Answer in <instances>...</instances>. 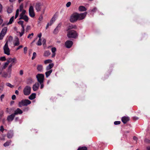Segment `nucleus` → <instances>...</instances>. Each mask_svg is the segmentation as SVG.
Wrapping results in <instances>:
<instances>
[{
	"label": "nucleus",
	"mask_w": 150,
	"mask_h": 150,
	"mask_svg": "<svg viewBox=\"0 0 150 150\" xmlns=\"http://www.w3.org/2000/svg\"><path fill=\"white\" fill-rule=\"evenodd\" d=\"M31 103V101L28 100H23L18 103V106L20 107H21L23 106H27Z\"/></svg>",
	"instance_id": "obj_1"
},
{
	"label": "nucleus",
	"mask_w": 150,
	"mask_h": 150,
	"mask_svg": "<svg viewBox=\"0 0 150 150\" xmlns=\"http://www.w3.org/2000/svg\"><path fill=\"white\" fill-rule=\"evenodd\" d=\"M77 36L76 32L74 30L69 31L67 34V36L69 38H75Z\"/></svg>",
	"instance_id": "obj_2"
},
{
	"label": "nucleus",
	"mask_w": 150,
	"mask_h": 150,
	"mask_svg": "<svg viewBox=\"0 0 150 150\" xmlns=\"http://www.w3.org/2000/svg\"><path fill=\"white\" fill-rule=\"evenodd\" d=\"M31 88L28 86H26L23 90L24 94L25 96L29 95L31 93Z\"/></svg>",
	"instance_id": "obj_3"
},
{
	"label": "nucleus",
	"mask_w": 150,
	"mask_h": 150,
	"mask_svg": "<svg viewBox=\"0 0 150 150\" xmlns=\"http://www.w3.org/2000/svg\"><path fill=\"white\" fill-rule=\"evenodd\" d=\"M8 41H7L4 45L3 49L5 54L9 55L10 54V50L8 47Z\"/></svg>",
	"instance_id": "obj_4"
},
{
	"label": "nucleus",
	"mask_w": 150,
	"mask_h": 150,
	"mask_svg": "<svg viewBox=\"0 0 150 150\" xmlns=\"http://www.w3.org/2000/svg\"><path fill=\"white\" fill-rule=\"evenodd\" d=\"M78 20L77 13H74L70 16V21L71 22H74Z\"/></svg>",
	"instance_id": "obj_5"
},
{
	"label": "nucleus",
	"mask_w": 150,
	"mask_h": 150,
	"mask_svg": "<svg viewBox=\"0 0 150 150\" xmlns=\"http://www.w3.org/2000/svg\"><path fill=\"white\" fill-rule=\"evenodd\" d=\"M44 77V76L42 74H38L36 76L38 81L40 83L43 82Z\"/></svg>",
	"instance_id": "obj_6"
},
{
	"label": "nucleus",
	"mask_w": 150,
	"mask_h": 150,
	"mask_svg": "<svg viewBox=\"0 0 150 150\" xmlns=\"http://www.w3.org/2000/svg\"><path fill=\"white\" fill-rule=\"evenodd\" d=\"M29 15L30 17H34L35 16V14L33 6H30L29 10Z\"/></svg>",
	"instance_id": "obj_7"
},
{
	"label": "nucleus",
	"mask_w": 150,
	"mask_h": 150,
	"mask_svg": "<svg viewBox=\"0 0 150 150\" xmlns=\"http://www.w3.org/2000/svg\"><path fill=\"white\" fill-rule=\"evenodd\" d=\"M86 14L87 13L86 12L80 14L77 13L78 20H80L84 18Z\"/></svg>",
	"instance_id": "obj_8"
},
{
	"label": "nucleus",
	"mask_w": 150,
	"mask_h": 150,
	"mask_svg": "<svg viewBox=\"0 0 150 150\" xmlns=\"http://www.w3.org/2000/svg\"><path fill=\"white\" fill-rule=\"evenodd\" d=\"M7 62L9 64L10 63H11V64H12L13 65H14L16 63L17 59L15 57L13 58H10L8 59Z\"/></svg>",
	"instance_id": "obj_9"
},
{
	"label": "nucleus",
	"mask_w": 150,
	"mask_h": 150,
	"mask_svg": "<svg viewBox=\"0 0 150 150\" xmlns=\"http://www.w3.org/2000/svg\"><path fill=\"white\" fill-rule=\"evenodd\" d=\"M15 115L13 113L8 115L7 118V120L8 122H11L14 119Z\"/></svg>",
	"instance_id": "obj_10"
},
{
	"label": "nucleus",
	"mask_w": 150,
	"mask_h": 150,
	"mask_svg": "<svg viewBox=\"0 0 150 150\" xmlns=\"http://www.w3.org/2000/svg\"><path fill=\"white\" fill-rule=\"evenodd\" d=\"M73 45V42L70 40H67L65 43L66 47L68 48H70Z\"/></svg>",
	"instance_id": "obj_11"
},
{
	"label": "nucleus",
	"mask_w": 150,
	"mask_h": 150,
	"mask_svg": "<svg viewBox=\"0 0 150 150\" xmlns=\"http://www.w3.org/2000/svg\"><path fill=\"white\" fill-rule=\"evenodd\" d=\"M39 86V83H35L33 86V90L34 91H37L38 89Z\"/></svg>",
	"instance_id": "obj_12"
},
{
	"label": "nucleus",
	"mask_w": 150,
	"mask_h": 150,
	"mask_svg": "<svg viewBox=\"0 0 150 150\" xmlns=\"http://www.w3.org/2000/svg\"><path fill=\"white\" fill-rule=\"evenodd\" d=\"M23 113L22 111L20 108H18L14 111L13 113L15 116L18 114H21Z\"/></svg>",
	"instance_id": "obj_13"
},
{
	"label": "nucleus",
	"mask_w": 150,
	"mask_h": 150,
	"mask_svg": "<svg viewBox=\"0 0 150 150\" xmlns=\"http://www.w3.org/2000/svg\"><path fill=\"white\" fill-rule=\"evenodd\" d=\"M42 6V4L40 3H37L35 6V8L37 11H40V10Z\"/></svg>",
	"instance_id": "obj_14"
},
{
	"label": "nucleus",
	"mask_w": 150,
	"mask_h": 150,
	"mask_svg": "<svg viewBox=\"0 0 150 150\" xmlns=\"http://www.w3.org/2000/svg\"><path fill=\"white\" fill-rule=\"evenodd\" d=\"M129 120V118L128 117L124 116L122 118V120L124 124H126Z\"/></svg>",
	"instance_id": "obj_15"
},
{
	"label": "nucleus",
	"mask_w": 150,
	"mask_h": 150,
	"mask_svg": "<svg viewBox=\"0 0 150 150\" xmlns=\"http://www.w3.org/2000/svg\"><path fill=\"white\" fill-rule=\"evenodd\" d=\"M54 64L53 63L50 64L46 68V70L47 71H49L53 67Z\"/></svg>",
	"instance_id": "obj_16"
},
{
	"label": "nucleus",
	"mask_w": 150,
	"mask_h": 150,
	"mask_svg": "<svg viewBox=\"0 0 150 150\" xmlns=\"http://www.w3.org/2000/svg\"><path fill=\"white\" fill-rule=\"evenodd\" d=\"M2 76L5 78H10L11 76V74H8L7 73L5 72H3V74H2Z\"/></svg>",
	"instance_id": "obj_17"
},
{
	"label": "nucleus",
	"mask_w": 150,
	"mask_h": 150,
	"mask_svg": "<svg viewBox=\"0 0 150 150\" xmlns=\"http://www.w3.org/2000/svg\"><path fill=\"white\" fill-rule=\"evenodd\" d=\"M43 66L42 65L39 64L37 65V69L40 72H42L43 71Z\"/></svg>",
	"instance_id": "obj_18"
},
{
	"label": "nucleus",
	"mask_w": 150,
	"mask_h": 150,
	"mask_svg": "<svg viewBox=\"0 0 150 150\" xmlns=\"http://www.w3.org/2000/svg\"><path fill=\"white\" fill-rule=\"evenodd\" d=\"M19 19H23L25 21L28 22V18L27 16L25 15L23 16L20 17Z\"/></svg>",
	"instance_id": "obj_19"
},
{
	"label": "nucleus",
	"mask_w": 150,
	"mask_h": 150,
	"mask_svg": "<svg viewBox=\"0 0 150 150\" xmlns=\"http://www.w3.org/2000/svg\"><path fill=\"white\" fill-rule=\"evenodd\" d=\"M46 71V72H45V75H46V77L47 78L49 76H50V75L52 73V69H51L50 70H49V71Z\"/></svg>",
	"instance_id": "obj_20"
},
{
	"label": "nucleus",
	"mask_w": 150,
	"mask_h": 150,
	"mask_svg": "<svg viewBox=\"0 0 150 150\" xmlns=\"http://www.w3.org/2000/svg\"><path fill=\"white\" fill-rule=\"evenodd\" d=\"M36 94L35 93L32 94L28 97L29 99L31 100H33L35 98Z\"/></svg>",
	"instance_id": "obj_21"
},
{
	"label": "nucleus",
	"mask_w": 150,
	"mask_h": 150,
	"mask_svg": "<svg viewBox=\"0 0 150 150\" xmlns=\"http://www.w3.org/2000/svg\"><path fill=\"white\" fill-rule=\"evenodd\" d=\"M50 54L51 53L49 51H45L44 52L43 55L45 57H48L50 55Z\"/></svg>",
	"instance_id": "obj_22"
},
{
	"label": "nucleus",
	"mask_w": 150,
	"mask_h": 150,
	"mask_svg": "<svg viewBox=\"0 0 150 150\" xmlns=\"http://www.w3.org/2000/svg\"><path fill=\"white\" fill-rule=\"evenodd\" d=\"M33 82V80L31 78H28L26 81V83L28 84H29L32 83Z\"/></svg>",
	"instance_id": "obj_23"
},
{
	"label": "nucleus",
	"mask_w": 150,
	"mask_h": 150,
	"mask_svg": "<svg viewBox=\"0 0 150 150\" xmlns=\"http://www.w3.org/2000/svg\"><path fill=\"white\" fill-rule=\"evenodd\" d=\"M7 27H5L3 28V29L1 33H4L5 34H6V32L7 31Z\"/></svg>",
	"instance_id": "obj_24"
},
{
	"label": "nucleus",
	"mask_w": 150,
	"mask_h": 150,
	"mask_svg": "<svg viewBox=\"0 0 150 150\" xmlns=\"http://www.w3.org/2000/svg\"><path fill=\"white\" fill-rule=\"evenodd\" d=\"M79 10L81 11H86V9L85 7L83 6H81L79 7Z\"/></svg>",
	"instance_id": "obj_25"
},
{
	"label": "nucleus",
	"mask_w": 150,
	"mask_h": 150,
	"mask_svg": "<svg viewBox=\"0 0 150 150\" xmlns=\"http://www.w3.org/2000/svg\"><path fill=\"white\" fill-rule=\"evenodd\" d=\"M60 27V26L58 25V26L55 28L54 31V33L56 34L57 33L58 30L59 29V28Z\"/></svg>",
	"instance_id": "obj_26"
},
{
	"label": "nucleus",
	"mask_w": 150,
	"mask_h": 150,
	"mask_svg": "<svg viewBox=\"0 0 150 150\" xmlns=\"http://www.w3.org/2000/svg\"><path fill=\"white\" fill-rule=\"evenodd\" d=\"M76 27V26L75 25H69L68 26V29L69 30L73 28L75 29Z\"/></svg>",
	"instance_id": "obj_27"
},
{
	"label": "nucleus",
	"mask_w": 150,
	"mask_h": 150,
	"mask_svg": "<svg viewBox=\"0 0 150 150\" xmlns=\"http://www.w3.org/2000/svg\"><path fill=\"white\" fill-rule=\"evenodd\" d=\"M52 62V61L50 59H48L44 61V63L45 64H51Z\"/></svg>",
	"instance_id": "obj_28"
},
{
	"label": "nucleus",
	"mask_w": 150,
	"mask_h": 150,
	"mask_svg": "<svg viewBox=\"0 0 150 150\" xmlns=\"http://www.w3.org/2000/svg\"><path fill=\"white\" fill-rule=\"evenodd\" d=\"M12 10H13L12 7H8V8L7 10V12L8 13H10L12 12Z\"/></svg>",
	"instance_id": "obj_29"
},
{
	"label": "nucleus",
	"mask_w": 150,
	"mask_h": 150,
	"mask_svg": "<svg viewBox=\"0 0 150 150\" xmlns=\"http://www.w3.org/2000/svg\"><path fill=\"white\" fill-rule=\"evenodd\" d=\"M13 19L14 16H13L12 17H11V18L10 19L9 21V22L7 23V25H8L11 24L13 21Z\"/></svg>",
	"instance_id": "obj_30"
},
{
	"label": "nucleus",
	"mask_w": 150,
	"mask_h": 150,
	"mask_svg": "<svg viewBox=\"0 0 150 150\" xmlns=\"http://www.w3.org/2000/svg\"><path fill=\"white\" fill-rule=\"evenodd\" d=\"M41 40V39H39L38 41L37 42V44L38 46H40L42 45Z\"/></svg>",
	"instance_id": "obj_31"
},
{
	"label": "nucleus",
	"mask_w": 150,
	"mask_h": 150,
	"mask_svg": "<svg viewBox=\"0 0 150 150\" xmlns=\"http://www.w3.org/2000/svg\"><path fill=\"white\" fill-rule=\"evenodd\" d=\"M78 150H87V148L86 147H82L78 148Z\"/></svg>",
	"instance_id": "obj_32"
},
{
	"label": "nucleus",
	"mask_w": 150,
	"mask_h": 150,
	"mask_svg": "<svg viewBox=\"0 0 150 150\" xmlns=\"http://www.w3.org/2000/svg\"><path fill=\"white\" fill-rule=\"evenodd\" d=\"M25 12H26V11L25 10H23L22 11V13L21 14H20V17H22V16H23L25 15Z\"/></svg>",
	"instance_id": "obj_33"
},
{
	"label": "nucleus",
	"mask_w": 150,
	"mask_h": 150,
	"mask_svg": "<svg viewBox=\"0 0 150 150\" xmlns=\"http://www.w3.org/2000/svg\"><path fill=\"white\" fill-rule=\"evenodd\" d=\"M5 34H4V33H0V40H2L4 37V36H5Z\"/></svg>",
	"instance_id": "obj_34"
},
{
	"label": "nucleus",
	"mask_w": 150,
	"mask_h": 150,
	"mask_svg": "<svg viewBox=\"0 0 150 150\" xmlns=\"http://www.w3.org/2000/svg\"><path fill=\"white\" fill-rule=\"evenodd\" d=\"M19 10L18 9H17L16 12V15L15 16V18H16L19 15Z\"/></svg>",
	"instance_id": "obj_35"
},
{
	"label": "nucleus",
	"mask_w": 150,
	"mask_h": 150,
	"mask_svg": "<svg viewBox=\"0 0 150 150\" xmlns=\"http://www.w3.org/2000/svg\"><path fill=\"white\" fill-rule=\"evenodd\" d=\"M13 136V134L12 133H8L7 134V137L9 138H12Z\"/></svg>",
	"instance_id": "obj_36"
},
{
	"label": "nucleus",
	"mask_w": 150,
	"mask_h": 150,
	"mask_svg": "<svg viewBox=\"0 0 150 150\" xmlns=\"http://www.w3.org/2000/svg\"><path fill=\"white\" fill-rule=\"evenodd\" d=\"M8 64H9V63L7 61V62H6L5 63L4 65V66H3V69H6V67L8 65Z\"/></svg>",
	"instance_id": "obj_37"
},
{
	"label": "nucleus",
	"mask_w": 150,
	"mask_h": 150,
	"mask_svg": "<svg viewBox=\"0 0 150 150\" xmlns=\"http://www.w3.org/2000/svg\"><path fill=\"white\" fill-rule=\"evenodd\" d=\"M10 143V142H7L4 144V146L5 147L6 146H8L9 145V144Z\"/></svg>",
	"instance_id": "obj_38"
},
{
	"label": "nucleus",
	"mask_w": 150,
	"mask_h": 150,
	"mask_svg": "<svg viewBox=\"0 0 150 150\" xmlns=\"http://www.w3.org/2000/svg\"><path fill=\"white\" fill-rule=\"evenodd\" d=\"M6 85L10 88H13V85H12L11 84L8 83H6Z\"/></svg>",
	"instance_id": "obj_39"
},
{
	"label": "nucleus",
	"mask_w": 150,
	"mask_h": 150,
	"mask_svg": "<svg viewBox=\"0 0 150 150\" xmlns=\"http://www.w3.org/2000/svg\"><path fill=\"white\" fill-rule=\"evenodd\" d=\"M36 55V54L35 52H34L33 53V55L32 57V60L34 59Z\"/></svg>",
	"instance_id": "obj_40"
},
{
	"label": "nucleus",
	"mask_w": 150,
	"mask_h": 150,
	"mask_svg": "<svg viewBox=\"0 0 150 150\" xmlns=\"http://www.w3.org/2000/svg\"><path fill=\"white\" fill-rule=\"evenodd\" d=\"M19 42L18 39L16 42L14 44V45L15 46H18L19 45Z\"/></svg>",
	"instance_id": "obj_41"
},
{
	"label": "nucleus",
	"mask_w": 150,
	"mask_h": 150,
	"mask_svg": "<svg viewBox=\"0 0 150 150\" xmlns=\"http://www.w3.org/2000/svg\"><path fill=\"white\" fill-rule=\"evenodd\" d=\"M23 23L24 21H20L18 22V23L22 26L23 25Z\"/></svg>",
	"instance_id": "obj_42"
},
{
	"label": "nucleus",
	"mask_w": 150,
	"mask_h": 150,
	"mask_svg": "<svg viewBox=\"0 0 150 150\" xmlns=\"http://www.w3.org/2000/svg\"><path fill=\"white\" fill-rule=\"evenodd\" d=\"M56 49L55 47H53L51 49L52 52V53H55Z\"/></svg>",
	"instance_id": "obj_43"
},
{
	"label": "nucleus",
	"mask_w": 150,
	"mask_h": 150,
	"mask_svg": "<svg viewBox=\"0 0 150 150\" xmlns=\"http://www.w3.org/2000/svg\"><path fill=\"white\" fill-rule=\"evenodd\" d=\"M71 3L70 2H68L66 4V6L67 7H69L71 5Z\"/></svg>",
	"instance_id": "obj_44"
},
{
	"label": "nucleus",
	"mask_w": 150,
	"mask_h": 150,
	"mask_svg": "<svg viewBox=\"0 0 150 150\" xmlns=\"http://www.w3.org/2000/svg\"><path fill=\"white\" fill-rule=\"evenodd\" d=\"M24 31H25V30H21V32H19L20 37L22 36L23 35V34L24 33Z\"/></svg>",
	"instance_id": "obj_45"
},
{
	"label": "nucleus",
	"mask_w": 150,
	"mask_h": 150,
	"mask_svg": "<svg viewBox=\"0 0 150 150\" xmlns=\"http://www.w3.org/2000/svg\"><path fill=\"white\" fill-rule=\"evenodd\" d=\"M97 10V8L96 7H94L93 8L92 10H90V11L91 12H94L96 11Z\"/></svg>",
	"instance_id": "obj_46"
},
{
	"label": "nucleus",
	"mask_w": 150,
	"mask_h": 150,
	"mask_svg": "<svg viewBox=\"0 0 150 150\" xmlns=\"http://www.w3.org/2000/svg\"><path fill=\"white\" fill-rule=\"evenodd\" d=\"M120 122L119 121H115L114 122V124L115 125L120 124Z\"/></svg>",
	"instance_id": "obj_47"
},
{
	"label": "nucleus",
	"mask_w": 150,
	"mask_h": 150,
	"mask_svg": "<svg viewBox=\"0 0 150 150\" xmlns=\"http://www.w3.org/2000/svg\"><path fill=\"white\" fill-rule=\"evenodd\" d=\"M27 50V47H24V49H23V50H24V53L25 54L26 53Z\"/></svg>",
	"instance_id": "obj_48"
},
{
	"label": "nucleus",
	"mask_w": 150,
	"mask_h": 150,
	"mask_svg": "<svg viewBox=\"0 0 150 150\" xmlns=\"http://www.w3.org/2000/svg\"><path fill=\"white\" fill-rule=\"evenodd\" d=\"M0 59L2 61H5L6 60V58L5 57H2L0 58Z\"/></svg>",
	"instance_id": "obj_49"
},
{
	"label": "nucleus",
	"mask_w": 150,
	"mask_h": 150,
	"mask_svg": "<svg viewBox=\"0 0 150 150\" xmlns=\"http://www.w3.org/2000/svg\"><path fill=\"white\" fill-rule=\"evenodd\" d=\"M28 110H29V108L27 107H25V108H24L23 110L24 111H27Z\"/></svg>",
	"instance_id": "obj_50"
},
{
	"label": "nucleus",
	"mask_w": 150,
	"mask_h": 150,
	"mask_svg": "<svg viewBox=\"0 0 150 150\" xmlns=\"http://www.w3.org/2000/svg\"><path fill=\"white\" fill-rule=\"evenodd\" d=\"M4 94H2L0 97V99L1 101H2L3 99L4 98Z\"/></svg>",
	"instance_id": "obj_51"
},
{
	"label": "nucleus",
	"mask_w": 150,
	"mask_h": 150,
	"mask_svg": "<svg viewBox=\"0 0 150 150\" xmlns=\"http://www.w3.org/2000/svg\"><path fill=\"white\" fill-rule=\"evenodd\" d=\"M13 65L11 64H10L8 67V69L9 70H10L11 71V68Z\"/></svg>",
	"instance_id": "obj_52"
},
{
	"label": "nucleus",
	"mask_w": 150,
	"mask_h": 150,
	"mask_svg": "<svg viewBox=\"0 0 150 150\" xmlns=\"http://www.w3.org/2000/svg\"><path fill=\"white\" fill-rule=\"evenodd\" d=\"M23 71L22 70H21L20 71V75H22L23 74Z\"/></svg>",
	"instance_id": "obj_53"
},
{
	"label": "nucleus",
	"mask_w": 150,
	"mask_h": 150,
	"mask_svg": "<svg viewBox=\"0 0 150 150\" xmlns=\"http://www.w3.org/2000/svg\"><path fill=\"white\" fill-rule=\"evenodd\" d=\"M53 23V22H51V23H50V21L49 23H48L47 24V26L46 28H47V27L49 26H50V25H51Z\"/></svg>",
	"instance_id": "obj_54"
},
{
	"label": "nucleus",
	"mask_w": 150,
	"mask_h": 150,
	"mask_svg": "<svg viewBox=\"0 0 150 150\" xmlns=\"http://www.w3.org/2000/svg\"><path fill=\"white\" fill-rule=\"evenodd\" d=\"M4 130V127L3 126H1L0 127V130L2 132H3Z\"/></svg>",
	"instance_id": "obj_55"
},
{
	"label": "nucleus",
	"mask_w": 150,
	"mask_h": 150,
	"mask_svg": "<svg viewBox=\"0 0 150 150\" xmlns=\"http://www.w3.org/2000/svg\"><path fill=\"white\" fill-rule=\"evenodd\" d=\"M16 98V96L15 95H13L12 96V99L13 100H15Z\"/></svg>",
	"instance_id": "obj_56"
},
{
	"label": "nucleus",
	"mask_w": 150,
	"mask_h": 150,
	"mask_svg": "<svg viewBox=\"0 0 150 150\" xmlns=\"http://www.w3.org/2000/svg\"><path fill=\"white\" fill-rule=\"evenodd\" d=\"M46 40L45 39H44L43 40L42 44H43V45H45V44L46 43Z\"/></svg>",
	"instance_id": "obj_57"
},
{
	"label": "nucleus",
	"mask_w": 150,
	"mask_h": 150,
	"mask_svg": "<svg viewBox=\"0 0 150 150\" xmlns=\"http://www.w3.org/2000/svg\"><path fill=\"white\" fill-rule=\"evenodd\" d=\"M41 86H40V88L42 89L44 87V85L43 84V83H40Z\"/></svg>",
	"instance_id": "obj_58"
},
{
	"label": "nucleus",
	"mask_w": 150,
	"mask_h": 150,
	"mask_svg": "<svg viewBox=\"0 0 150 150\" xmlns=\"http://www.w3.org/2000/svg\"><path fill=\"white\" fill-rule=\"evenodd\" d=\"M3 22V20L1 18V17L0 16V25H1Z\"/></svg>",
	"instance_id": "obj_59"
},
{
	"label": "nucleus",
	"mask_w": 150,
	"mask_h": 150,
	"mask_svg": "<svg viewBox=\"0 0 150 150\" xmlns=\"http://www.w3.org/2000/svg\"><path fill=\"white\" fill-rule=\"evenodd\" d=\"M41 36H42V33H40V34H39L38 35V37L39 38V39H41Z\"/></svg>",
	"instance_id": "obj_60"
},
{
	"label": "nucleus",
	"mask_w": 150,
	"mask_h": 150,
	"mask_svg": "<svg viewBox=\"0 0 150 150\" xmlns=\"http://www.w3.org/2000/svg\"><path fill=\"white\" fill-rule=\"evenodd\" d=\"M23 47V46L22 45H21L20 46L18 47L16 49V50H18L19 49L21 48H22Z\"/></svg>",
	"instance_id": "obj_61"
},
{
	"label": "nucleus",
	"mask_w": 150,
	"mask_h": 150,
	"mask_svg": "<svg viewBox=\"0 0 150 150\" xmlns=\"http://www.w3.org/2000/svg\"><path fill=\"white\" fill-rule=\"evenodd\" d=\"M43 19V17H42V15H41L40 16L39 18V19L40 20V21H41Z\"/></svg>",
	"instance_id": "obj_62"
},
{
	"label": "nucleus",
	"mask_w": 150,
	"mask_h": 150,
	"mask_svg": "<svg viewBox=\"0 0 150 150\" xmlns=\"http://www.w3.org/2000/svg\"><path fill=\"white\" fill-rule=\"evenodd\" d=\"M15 93L17 95H18L19 94V92L18 90H16L15 91Z\"/></svg>",
	"instance_id": "obj_63"
},
{
	"label": "nucleus",
	"mask_w": 150,
	"mask_h": 150,
	"mask_svg": "<svg viewBox=\"0 0 150 150\" xmlns=\"http://www.w3.org/2000/svg\"><path fill=\"white\" fill-rule=\"evenodd\" d=\"M30 26H28L26 29V30L27 31H28V30L30 29Z\"/></svg>",
	"instance_id": "obj_64"
}]
</instances>
